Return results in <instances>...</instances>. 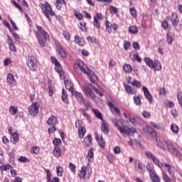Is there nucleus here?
<instances>
[{"instance_id": "nucleus-33", "label": "nucleus", "mask_w": 182, "mask_h": 182, "mask_svg": "<svg viewBox=\"0 0 182 182\" xmlns=\"http://www.w3.org/2000/svg\"><path fill=\"white\" fill-rule=\"evenodd\" d=\"M153 163L159 167V168H163V166L164 165V163L160 162V160L157 159L156 156L152 159Z\"/></svg>"}, {"instance_id": "nucleus-6", "label": "nucleus", "mask_w": 182, "mask_h": 182, "mask_svg": "<svg viewBox=\"0 0 182 182\" xmlns=\"http://www.w3.org/2000/svg\"><path fill=\"white\" fill-rule=\"evenodd\" d=\"M166 147L169 153H171L172 154H173V156H176V157H181L182 149H178L176 147H174V145H173L171 141H168L166 144Z\"/></svg>"}, {"instance_id": "nucleus-49", "label": "nucleus", "mask_w": 182, "mask_h": 182, "mask_svg": "<svg viewBox=\"0 0 182 182\" xmlns=\"http://www.w3.org/2000/svg\"><path fill=\"white\" fill-rule=\"evenodd\" d=\"M177 99H178L179 106H181V107H182V92H181V91H178Z\"/></svg>"}, {"instance_id": "nucleus-29", "label": "nucleus", "mask_w": 182, "mask_h": 182, "mask_svg": "<svg viewBox=\"0 0 182 182\" xmlns=\"http://www.w3.org/2000/svg\"><path fill=\"white\" fill-rule=\"evenodd\" d=\"M146 170L149 173V176H151L156 173V171H154V166H153L152 164H148L146 165Z\"/></svg>"}, {"instance_id": "nucleus-16", "label": "nucleus", "mask_w": 182, "mask_h": 182, "mask_svg": "<svg viewBox=\"0 0 182 182\" xmlns=\"http://www.w3.org/2000/svg\"><path fill=\"white\" fill-rule=\"evenodd\" d=\"M101 132L107 136L109 134V132H110V128L109 125L107 124L106 121L102 120L101 124Z\"/></svg>"}, {"instance_id": "nucleus-19", "label": "nucleus", "mask_w": 182, "mask_h": 182, "mask_svg": "<svg viewBox=\"0 0 182 182\" xmlns=\"http://www.w3.org/2000/svg\"><path fill=\"white\" fill-rule=\"evenodd\" d=\"M156 143H157L159 147H160V149H162L164 150V151H165L166 146H167V143H168V140L163 139H159V140L156 139Z\"/></svg>"}, {"instance_id": "nucleus-62", "label": "nucleus", "mask_w": 182, "mask_h": 182, "mask_svg": "<svg viewBox=\"0 0 182 182\" xmlns=\"http://www.w3.org/2000/svg\"><path fill=\"white\" fill-rule=\"evenodd\" d=\"M63 35L65 39H66L67 41H70V33H69V32L63 31Z\"/></svg>"}, {"instance_id": "nucleus-22", "label": "nucleus", "mask_w": 182, "mask_h": 182, "mask_svg": "<svg viewBox=\"0 0 182 182\" xmlns=\"http://www.w3.org/2000/svg\"><path fill=\"white\" fill-rule=\"evenodd\" d=\"M123 86L127 92V93H128V95H136V90L133 89L132 87V86L126 84V83H124L123 84Z\"/></svg>"}, {"instance_id": "nucleus-43", "label": "nucleus", "mask_w": 182, "mask_h": 182, "mask_svg": "<svg viewBox=\"0 0 182 182\" xmlns=\"http://www.w3.org/2000/svg\"><path fill=\"white\" fill-rule=\"evenodd\" d=\"M151 179L152 182H160L161 178H159V175L157 173H154L152 175H150Z\"/></svg>"}, {"instance_id": "nucleus-24", "label": "nucleus", "mask_w": 182, "mask_h": 182, "mask_svg": "<svg viewBox=\"0 0 182 182\" xmlns=\"http://www.w3.org/2000/svg\"><path fill=\"white\" fill-rule=\"evenodd\" d=\"M37 31L39 32V33H41L40 35L45 38V39H49V34L45 31L42 26H37Z\"/></svg>"}, {"instance_id": "nucleus-26", "label": "nucleus", "mask_w": 182, "mask_h": 182, "mask_svg": "<svg viewBox=\"0 0 182 182\" xmlns=\"http://www.w3.org/2000/svg\"><path fill=\"white\" fill-rule=\"evenodd\" d=\"M74 41L75 43H77V45H79V46H83L85 45V39L82 38V37L77 35L75 36Z\"/></svg>"}, {"instance_id": "nucleus-45", "label": "nucleus", "mask_w": 182, "mask_h": 182, "mask_svg": "<svg viewBox=\"0 0 182 182\" xmlns=\"http://www.w3.org/2000/svg\"><path fill=\"white\" fill-rule=\"evenodd\" d=\"M73 14L74 16H75V18H77V19H79L80 21H82V19H83V15L80 14V12L77 11L76 9L73 11Z\"/></svg>"}, {"instance_id": "nucleus-35", "label": "nucleus", "mask_w": 182, "mask_h": 182, "mask_svg": "<svg viewBox=\"0 0 182 182\" xmlns=\"http://www.w3.org/2000/svg\"><path fill=\"white\" fill-rule=\"evenodd\" d=\"M129 32L134 35L139 32V28L136 26H131L129 27Z\"/></svg>"}, {"instance_id": "nucleus-42", "label": "nucleus", "mask_w": 182, "mask_h": 182, "mask_svg": "<svg viewBox=\"0 0 182 182\" xmlns=\"http://www.w3.org/2000/svg\"><path fill=\"white\" fill-rule=\"evenodd\" d=\"M141 96H134V97H133L134 103L136 106H140V105H141Z\"/></svg>"}, {"instance_id": "nucleus-34", "label": "nucleus", "mask_w": 182, "mask_h": 182, "mask_svg": "<svg viewBox=\"0 0 182 182\" xmlns=\"http://www.w3.org/2000/svg\"><path fill=\"white\" fill-rule=\"evenodd\" d=\"M65 4V0H56L55 7L59 11V9H62V6H63Z\"/></svg>"}, {"instance_id": "nucleus-61", "label": "nucleus", "mask_w": 182, "mask_h": 182, "mask_svg": "<svg viewBox=\"0 0 182 182\" xmlns=\"http://www.w3.org/2000/svg\"><path fill=\"white\" fill-rule=\"evenodd\" d=\"M142 116L145 119H149L150 117V116H151V114H150L149 112H147V111L144 110V111L142 112Z\"/></svg>"}, {"instance_id": "nucleus-48", "label": "nucleus", "mask_w": 182, "mask_h": 182, "mask_svg": "<svg viewBox=\"0 0 182 182\" xmlns=\"http://www.w3.org/2000/svg\"><path fill=\"white\" fill-rule=\"evenodd\" d=\"M11 168H12V166L10 164H5L0 166L1 171H6L8 170H11Z\"/></svg>"}, {"instance_id": "nucleus-56", "label": "nucleus", "mask_w": 182, "mask_h": 182, "mask_svg": "<svg viewBox=\"0 0 182 182\" xmlns=\"http://www.w3.org/2000/svg\"><path fill=\"white\" fill-rule=\"evenodd\" d=\"M131 85L132 86H136V87H141V82H140L138 80H134L132 82Z\"/></svg>"}, {"instance_id": "nucleus-30", "label": "nucleus", "mask_w": 182, "mask_h": 182, "mask_svg": "<svg viewBox=\"0 0 182 182\" xmlns=\"http://www.w3.org/2000/svg\"><path fill=\"white\" fill-rule=\"evenodd\" d=\"M62 100L64 102V103H69V100L68 98V92L65 89H63L62 90Z\"/></svg>"}, {"instance_id": "nucleus-4", "label": "nucleus", "mask_w": 182, "mask_h": 182, "mask_svg": "<svg viewBox=\"0 0 182 182\" xmlns=\"http://www.w3.org/2000/svg\"><path fill=\"white\" fill-rule=\"evenodd\" d=\"M144 62H145L146 65H147L151 69H154L158 71L161 70V63H160V61L157 60L153 61L150 58L145 57L144 58Z\"/></svg>"}, {"instance_id": "nucleus-7", "label": "nucleus", "mask_w": 182, "mask_h": 182, "mask_svg": "<svg viewBox=\"0 0 182 182\" xmlns=\"http://www.w3.org/2000/svg\"><path fill=\"white\" fill-rule=\"evenodd\" d=\"M163 173L165 171H168V174L172 178V181L176 182V176H174V167L173 166H171L168 164L164 163V166L162 168H161Z\"/></svg>"}, {"instance_id": "nucleus-28", "label": "nucleus", "mask_w": 182, "mask_h": 182, "mask_svg": "<svg viewBox=\"0 0 182 182\" xmlns=\"http://www.w3.org/2000/svg\"><path fill=\"white\" fill-rule=\"evenodd\" d=\"M93 148H90L87 152V156L86 157V160H87L88 161L87 164H89V163L92 161V159H93Z\"/></svg>"}, {"instance_id": "nucleus-41", "label": "nucleus", "mask_w": 182, "mask_h": 182, "mask_svg": "<svg viewBox=\"0 0 182 182\" xmlns=\"http://www.w3.org/2000/svg\"><path fill=\"white\" fill-rule=\"evenodd\" d=\"M9 113L12 116H15V114H16V113H18V107L10 106V107H9Z\"/></svg>"}, {"instance_id": "nucleus-36", "label": "nucleus", "mask_w": 182, "mask_h": 182, "mask_svg": "<svg viewBox=\"0 0 182 182\" xmlns=\"http://www.w3.org/2000/svg\"><path fill=\"white\" fill-rule=\"evenodd\" d=\"M79 112L80 113H82V114L84 116V117H85V119H87V122H89V123L92 122V119L90 118V117L89 116V114L86 113L85 109H80Z\"/></svg>"}, {"instance_id": "nucleus-31", "label": "nucleus", "mask_w": 182, "mask_h": 182, "mask_svg": "<svg viewBox=\"0 0 182 182\" xmlns=\"http://www.w3.org/2000/svg\"><path fill=\"white\" fill-rule=\"evenodd\" d=\"M7 43L10 48V50H12V52H16V48H15V44H14V41H12L11 38H9L7 40Z\"/></svg>"}, {"instance_id": "nucleus-23", "label": "nucleus", "mask_w": 182, "mask_h": 182, "mask_svg": "<svg viewBox=\"0 0 182 182\" xmlns=\"http://www.w3.org/2000/svg\"><path fill=\"white\" fill-rule=\"evenodd\" d=\"M58 123V118H56V117L53 115L50 117L47 121V124H48L49 126H56Z\"/></svg>"}, {"instance_id": "nucleus-52", "label": "nucleus", "mask_w": 182, "mask_h": 182, "mask_svg": "<svg viewBox=\"0 0 182 182\" xmlns=\"http://www.w3.org/2000/svg\"><path fill=\"white\" fill-rule=\"evenodd\" d=\"M98 141V146L101 147V149H104V147L106 146V141L103 139V137L101 136L100 139Z\"/></svg>"}, {"instance_id": "nucleus-17", "label": "nucleus", "mask_w": 182, "mask_h": 182, "mask_svg": "<svg viewBox=\"0 0 182 182\" xmlns=\"http://www.w3.org/2000/svg\"><path fill=\"white\" fill-rule=\"evenodd\" d=\"M92 140L93 139H92V134H89L82 141L84 147H90V146H92Z\"/></svg>"}, {"instance_id": "nucleus-25", "label": "nucleus", "mask_w": 182, "mask_h": 182, "mask_svg": "<svg viewBox=\"0 0 182 182\" xmlns=\"http://www.w3.org/2000/svg\"><path fill=\"white\" fill-rule=\"evenodd\" d=\"M11 141L13 143V144H15L19 141V134H18V132H15L14 134H11Z\"/></svg>"}, {"instance_id": "nucleus-13", "label": "nucleus", "mask_w": 182, "mask_h": 182, "mask_svg": "<svg viewBox=\"0 0 182 182\" xmlns=\"http://www.w3.org/2000/svg\"><path fill=\"white\" fill-rule=\"evenodd\" d=\"M72 96H75L77 101L80 105H85V97H83V95L81 92H79L77 91H74V94L72 95Z\"/></svg>"}, {"instance_id": "nucleus-47", "label": "nucleus", "mask_w": 182, "mask_h": 182, "mask_svg": "<svg viewBox=\"0 0 182 182\" xmlns=\"http://www.w3.org/2000/svg\"><path fill=\"white\" fill-rule=\"evenodd\" d=\"M105 28H106V31H107V32H108V33H112V23L107 21L105 22Z\"/></svg>"}, {"instance_id": "nucleus-60", "label": "nucleus", "mask_w": 182, "mask_h": 182, "mask_svg": "<svg viewBox=\"0 0 182 182\" xmlns=\"http://www.w3.org/2000/svg\"><path fill=\"white\" fill-rule=\"evenodd\" d=\"M145 156H146V157H148V159H150L151 160H153L156 157L154 154H153V153H151V151H146Z\"/></svg>"}, {"instance_id": "nucleus-21", "label": "nucleus", "mask_w": 182, "mask_h": 182, "mask_svg": "<svg viewBox=\"0 0 182 182\" xmlns=\"http://www.w3.org/2000/svg\"><path fill=\"white\" fill-rule=\"evenodd\" d=\"M36 35H37L39 45H41L42 47L45 46V45H46V41H49V39H46L43 36H42V35L38 33V32H36Z\"/></svg>"}, {"instance_id": "nucleus-9", "label": "nucleus", "mask_w": 182, "mask_h": 182, "mask_svg": "<svg viewBox=\"0 0 182 182\" xmlns=\"http://www.w3.org/2000/svg\"><path fill=\"white\" fill-rule=\"evenodd\" d=\"M28 113L31 116H38L39 113V105L38 102H33L30 107H28Z\"/></svg>"}, {"instance_id": "nucleus-55", "label": "nucleus", "mask_w": 182, "mask_h": 182, "mask_svg": "<svg viewBox=\"0 0 182 182\" xmlns=\"http://www.w3.org/2000/svg\"><path fill=\"white\" fill-rule=\"evenodd\" d=\"M49 95L53 96V90H55V85L53 84H50L48 86Z\"/></svg>"}, {"instance_id": "nucleus-32", "label": "nucleus", "mask_w": 182, "mask_h": 182, "mask_svg": "<svg viewBox=\"0 0 182 182\" xmlns=\"http://www.w3.org/2000/svg\"><path fill=\"white\" fill-rule=\"evenodd\" d=\"M123 70L125 73H131V72H133V67L130 64H125L123 66Z\"/></svg>"}, {"instance_id": "nucleus-44", "label": "nucleus", "mask_w": 182, "mask_h": 182, "mask_svg": "<svg viewBox=\"0 0 182 182\" xmlns=\"http://www.w3.org/2000/svg\"><path fill=\"white\" fill-rule=\"evenodd\" d=\"M68 168H70L71 173L73 174H76V165L70 162L68 164Z\"/></svg>"}, {"instance_id": "nucleus-18", "label": "nucleus", "mask_w": 182, "mask_h": 182, "mask_svg": "<svg viewBox=\"0 0 182 182\" xmlns=\"http://www.w3.org/2000/svg\"><path fill=\"white\" fill-rule=\"evenodd\" d=\"M64 84L67 90H69L71 95H74L75 90L73 89V83H72L70 80H67L64 81Z\"/></svg>"}, {"instance_id": "nucleus-54", "label": "nucleus", "mask_w": 182, "mask_h": 182, "mask_svg": "<svg viewBox=\"0 0 182 182\" xmlns=\"http://www.w3.org/2000/svg\"><path fill=\"white\" fill-rule=\"evenodd\" d=\"M31 153L33 154H39V151H41V149L38 146H33L31 149Z\"/></svg>"}, {"instance_id": "nucleus-14", "label": "nucleus", "mask_w": 182, "mask_h": 182, "mask_svg": "<svg viewBox=\"0 0 182 182\" xmlns=\"http://www.w3.org/2000/svg\"><path fill=\"white\" fill-rule=\"evenodd\" d=\"M142 90H143L144 95L146 99H147L149 103H150V104L153 103V96L150 93V91H149V89H147V87H143Z\"/></svg>"}, {"instance_id": "nucleus-53", "label": "nucleus", "mask_w": 182, "mask_h": 182, "mask_svg": "<svg viewBox=\"0 0 182 182\" xmlns=\"http://www.w3.org/2000/svg\"><path fill=\"white\" fill-rule=\"evenodd\" d=\"M146 132L151 136H156V131H154V129H153V128H151V127H146Z\"/></svg>"}, {"instance_id": "nucleus-12", "label": "nucleus", "mask_w": 182, "mask_h": 182, "mask_svg": "<svg viewBox=\"0 0 182 182\" xmlns=\"http://www.w3.org/2000/svg\"><path fill=\"white\" fill-rule=\"evenodd\" d=\"M107 105L110 112H112V114H114V116H120V109H119V107L114 106L112 102H109Z\"/></svg>"}, {"instance_id": "nucleus-40", "label": "nucleus", "mask_w": 182, "mask_h": 182, "mask_svg": "<svg viewBox=\"0 0 182 182\" xmlns=\"http://www.w3.org/2000/svg\"><path fill=\"white\" fill-rule=\"evenodd\" d=\"M171 130L173 133H174L175 134H177V133L180 132V128H178V126H177V124H172L171 125Z\"/></svg>"}, {"instance_id": "nucleus-51", "label": "nucleus", "mask_w": 182, "mask_h": 182, "mask_svg": "<svg viewBox=\"0 0 182 182\" xmlns=\"http://www.w3.org/2000/svg\"><path fill=\"white\" fill-rule=\"evenodd\" d=\"M166 41L168 45H171V43H173V37L171 36V33H166Z\"/></svg>"}, {"instance_id": "nucleus-57", "label": "nucleus", "mask_w": 182, "mask_h": 182, "mask_svg": "<svg viewBox=\"0 0 182 182\" xmlns=\"http://www.w3.org/2000/svg\"><path fill=\"white\" fill-rule=\"evenodd\" d=\"M94 19H96V21H102V19H103V14H102V13H97L94 16Z\"/></svg>"}, {"instance_id": "nucleus-10", "label": "nucleus", "mask_w": 182, "mask_h": 182, "mask_svg": "<svg viewBox=\"0 0 182 182\" xmlns=\"http://www.w3.org/2000/svg\"><path fill=\"white\" fill-rule=\"evenodd\" d=\"M75 127L78 129L79 137L83 139V137H85V133H86V129L85 127H82L80 121L75 122Z\"/></svg>"}, {"instance_id": "nucleus-63", "label": "nucleus", "mask_w": 182, "mask_h": 182, "mask_svg": "<svg viewBox=\"0 0 182 182\" xmlns=\"http://www.w3.org/2000/svg\"><path fill=\"white\" fill-rule=\"evenodd\" d=\"M109 11L112 14H117V9L113 6H109Z\"/></svg>"}, {"instance_id": "nucleus-11", "label": "nucleus", "mask_w": 182, "mask_h": 182, "mask_svg": "<svg viewBox=\"0 0 182 182\" xmlns=\"http://www.w3.org/2000/svg\"><path fill=\"white\" fill-rule=\"evenodd\" d=\"M83 90L87 97H90V99H95L96 95H95V92H93V90H92V85H85Z\"/></svg>"}, {"instance_id": "nucleus-50", "label": "nucleus", "mask_w": 182, "mask_h": 182, "mask_svg": "<svg viewBox=\"0 0 182 182\" xmlns=\"http://www.w3.org/2000/svg\"><path fill=\"white\" fill-rule=\"evenodd\" d=\"M151 125L152 127H154V129H157L158 130H163V125L160 124H155L154 122H151Z\"/></svg>"}, {"instance_id": "nucleus-3", "label": "nucleus", "mask_w": 182, "mask_h": 182, "mask_svg": "<svg viewBox=\"0 0 182 182\" xmlns=\"http://www.w3.org/2000/svg\"><path fill=\"white\" fill-rule=\"evenodd\" d=\"M75 68H76V69H79L80 72H83V73L87 75V76H92L93 75V71L90 70L89 68H87V65L80 60H76Z\"/></svg>"}, {"instance_id": "nucleus-59", "label": "nucleus", "mask_w": 182, "mask_h": 182, "mask_svg": "<svg viewBox=\"0 0 182 182\" xmlns=\"http://www.w3.org/2000/svg\"><path fill=\"white\" fill-rule=\"evenodd\" d=\"M13 5H14V6H16V8H17V9H18V11L20 12L23 13V9H22V7L18 4V3H16V1H11Z\"/></svg>"}, {"instance_id": "nucleus-2", "label": "nucleus", "mask_w": 182, "mask_h": 182, "mask_svg": "<svg viewBox=\"0 0 182 182\" xmlns=\"http://www.w3.org/2000/svg\"><path fill=\"white\" fill-rule=\"evenodd\" d=\"M40 8L41 9L43 15H45L49 22H52V18H50V16H55V12L52 10L50 4L46 2L43 4H40Z\"/></svg>"}, {"instance_id": "nucleus-37", "label": "nucleus", "mask_w": 182, "mask_h": 182, "mask_svg": "<svg viewBox=\"0 0 182 182\" xmlns=\"http://www.w3.org/2000/svg\"><path fill=\"white\" fill-rule=\"evenodd\" d=\"M60 148L58 146H55L53 149V156L55 157L59 158V156H60Z\"/></svg>"}, {"instance_id": "nucleus-20", "label": "nucleus", "mask_w": 182, "mask_h": 182, "mask_svg": "<svg viewBox=\"0 0 182 182\" xmlns=\"http://www.w3.org/2000/svg\"><path fill=\"white\" fill-rule=\"evenodd\" d=\"M7 83H9V86H15L16 85V80H15V77L12 74H8L7 75Z\"/></svg>"}, {"instance_id": "nucleus-1", "label": "nucleus", "mask_w": 182, "mask_h": 182, "mask_svg": "<svg viewBox=\"0 0 182 182\" xmlns=\"http://www.w3.org/2000/svg\"><path fill=\"white\" fill-rule=\"evenodd\" d=\"M111 122L113 123L114 126L117 127L119 132L121 133L122 136H126V134H134L136 131L134 128H128L126 126L123 125L122 121L120 119H117V118H112ZM120 124H122L121 126Z\"/></svg>"}, {"instance_id": "nucleus-8", "label": "nucleus", "mask_w": 182, "mask_h": 182, "mask_svg": "<svg viewBox=\"0 0 182 182\" xmlns=\"http://www.w3.org/2000/svg\"><path fill=\"white\" fill-rule=\"evenodd\" d=\"M90 166L87 164L86 166H82L81 169L78 171L77 176L80 178H84L86 180V174L90 173Z\"/></svg>"}, {"instance_id": "nucleus-38", "label": "nucleus", "mask_w": 182, "mask_h": 182, "mask_svg": "<svg viewBox=\"0 0 182 182\" xmlns=\"http://www.w3.org/2000/svg\"><path fill=\"white\" fill-rule=\"evenodd\" d=\"M138 171L141 173H143L144 171H146V166L141 162L138 163Z\"/></svg>"}, {"instance_id": "nucleus-5", "label": "nucleus", "mask_w": 182, "mask_h": 182, "mask_svg": "<svg viewBox=\"0 0 182 182\" xmlns=\"http://www.w3.org/2000/svg\"><path fill=\"white\" fill-rule=\"evenodd\" d=\"M26 65L30 70L36 72L38 69V60H36V57L33 55L28 56L26 60Z\"/></svg>"}, {"instance_id": "nucleus-58", "label": "nucleus", "mask_w": 182, "mask_h": 182, "mask_svg": "<svg viewBox=\"0 0 182 182\" xmlns=\"http://www.w3.org/2000/svg\"><path fill=\"white\" fill-rule=\"evenodd\" d=\"M129 11L133 18H137V11L136 9H134V8H130Z\"/></svg>"}, {"instance_id": "nucleus-15", "label": "nucleus", "mask_w": 182, "mask_h": 182, "mask_svg": "<svg viewBox=\"0 0 182 182\" xmlns=\"http://www.w3.org/2000/svg\"><path fill=\"white\" fill-rule=\"evenodd\" d=\"M171 22L175 28L178 26V23L180 22V19L178 18V15L176 13H173L171 16Z\"/></svg>"}, {"instance_id": "nucleus-27", "label": "nucleus", "mask_w": 182, "mask_h": 182, "mask_svg": "<svg viewBox=\"0 0 182 182\" xmlns=\"http://www.w3.org/2000/svg\"><path fill=\"white\" fill-rule=\"evenodd\" d=\"M57 52L59 56L62 58V59L66 58V56H67L66 51H65V50L62 48V47H58Z\"/></svg>"}, {"instance_id": "nucleus-46", "label": "nucleus", "mask_w": 182, "mask_h": 182, "mask_svg": "<svg viewBox=\"0 0 182 182\" xmlns=\"http://www.w3.org/2000/svg\"><path fill=\"white\" fill-rule=\"evenodd\" d=\"M56 171H57V176H58V177H62V176H63V168H62V166H57Z\"/></svg>"}, {"instance_id": "nucleus-64", "label": "nucleus", "mask_w": 182, "mask_h": 182, "mask_svg": "<svg viewBox=\"0 0 182 182\" xmlns=\"http://www.w3.org/2000/svg\"><path fill=\"white\" fill-rule=\"evenodd\" d=\"M120 146H117L113 148V152L114 154H120Z\"/></svg>"}, {"instance_id": "nucleus-39", "label": "nucleus", "mask_w": 182, "mask_h": 182, "mask_svg": "<svg viewBox=\"0 0 182 182\" xmlns=\"http://www.w3.org/2000/svg\"><path fill=\"white\" fill-rule=\"evenodd\" d=\"M92 112L95 114V117H97V119H100V120H101L102 122L103 119V117H102V113H100V112L96 109H92Z\"/></svg>"}]
</instances>
